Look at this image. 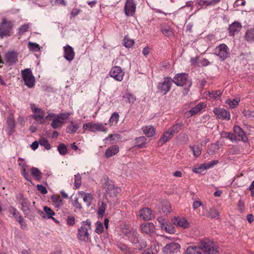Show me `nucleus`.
<instances>
[{"mask_svg": "<svg viewBox=\"0 0 254 254\" xmlns=\"http://www.w3.org/2000/svg\"><path fill=\"white\" fill-rule=\"evenodd\" d=\"M134 43V40L128 38L127 36L125 37L123 45L127 48L131 47Z\"/></svg>", "mask_w": 254, "mask_h": 254, "instance_id": "c03bdc74", "label": "nucleus"}, {"mask_svg": "<svg viewBox=\"0 0 254 254\" xmlns=\"http://www.w3.org/2000/svg\"><path fill=\"white\" fill-rule=\"evenodd\" d=\"M226 134L227 136H226L228 138H229L231 141H237V138L235 133H233L231 132H226Z\"/></svg>", "mask_w": 254, "mask_h": 254, "instance_id": "69168bd1", "label": "nucleus"}, {"mask_svg": "<svg viewBox=\"0 0 254 254\" xmlns=\"http://www.w3.org/2000/svg\"><path fill=\"white\" fill-rule=\"evenodd\" d=\"M30 172L32 177L37 181H40L42 178V173L40 170L36 167H32L30 169Z\"/></svg>", "mask_w": 254, "mask_h": 254, "instance_id": "bb28decb", "label": "nucleus"}, {"mask_svg": "<svg viewBox=\"0 0 254 254\" xmlns=\"http://www.w3.org/2000/svg\"><path fill=\"white\" fill-rule=\"evenodd\" d=\"M246 40L250 42L254 41V28L248 30L245 36Z\"/></svg>", "mask_w": 254, "mask_h": 254, "instance_id": "4c0bfd02", "label": "nucleus"}, {"mask_svg": "<svg viewBox=\"0 0 254 254\" xmlns=\"http://www.w3.org/2000/svg\"><path fill=\"white\" fill-rule=\"evenodd\" d=\"M19 201L21 206V209L25 215V217H27L29 219H32L34 217V216L30 214V201L28 200L27 198L24 197L23 195H20Z\"/></svg>", "mask_w": 254, "mask_h": 254, "instance_id": "0eeeda50", "label": "nucleus"}, {"mask_svg": "<svg viewBox=\"0 0 254 254\" xmlns=\"http://www.w3.org/2000/svg\"><path fill=\"white\" fill-rule=\"evenodd\" d=\"M186 254H202L200 251L199 248L195 246H190L187 248Z\"/></svg>", "mask_w": 254, "mask_h": 254, "instance_id": "2f4dec72", "label": "nucleus"}, {"mask_svg": "<svg viewBox=\"0 0 254 254\" xmlns=\"http://www.w3.org/2000/svg\"><path fill=\"white\" fill-rule=\"evenodd\" d=\"M4 58L6 62L11 65L15 64L17 61V54L14 51L8 52Z\"/></svg>", "mask_w": 254, "mask_h": 254, "instance_id": "4be33fe9", "label": "nucleus"}, {"mask_svg": "<svg viewBox=\"0 0 254 254\" xmlns=\"http://www.w3.org/2000/svg\"><path fill=\"white\" fill-rule=\"evenodd\" d=\"M172 222L177 227H180L183 228H188L190 226V223L184 217H174L172 220Z\"/></svg>", "mask_w": 254, "mask_h": 254, "instance_id": "f3484780", "label": "nucleus"}, {"mask_svg": "<svg viewBox=\"0 0 254 254\" xmlns=\"http://www.w3.org/2000/svg\"><path fill=\"white\" fill-rule=\"evenodd\" d=\"M7 125L9 129V133L11 134L14 131L15 128V122L12 117H9L7 120Z\"/></svg>", "mask_w": 254, "mask_h": 254, "instance_id": "e433bc0d", "label": "nucleus"}, {"mask_svg": "<svg viewBox=\"0 0 254 254\" xmlns=\"http://www.w3.org/2000/svg\"><path fill=\"white\" fill-rule=\"evenodd\" d=\"M125 14L127 16H132L135 11L136 4L134 0H127L125 5Z\"/></svg>", "mask_w": 254, "mask_h": 254, "instance_id": "4468645a", "label": "nucleus"}, {"mask_svg": "<svg viewBox=\"0 0 254 254\" xmlns=\"http://www.w3.org/2000/svg\"><path fill=\"white\" fill-rule=\"evenodd\" d=\"M155 226L152 223L146 222L141 224L140 230L142 233L147 234H150L154 232Z\"/></svg>", "mask_w": 254, "mask_h": 254, "instance_id": "5701e85b", "label": "nucleus"}, {"mask_svg": "<svg viewBox=\"0 0 254 254\" xmlns=\"http://www.w3.org/2000/svg\"><path fill=\"white\" fill-rule=\"evenodd\" d=\"M197 3L201 6L212 5L211 1L207 0H196Z\"/></svg>", "mask_w": 254, "mask_h": 254, "instance_id": "bf43d9fd", "label": "nucleus"}, {"mask_svg": "<svg viewBox=\"0 0 254 254\" xmlns=\"http://www.w3.org/2000/svg\"><path fill=\"white\" fill-rule=\"evenodd\" d=\"M143 133L147 136H152L155 134V129L152 126H145L142 127Z\"/></svg>", "mask_w": 254, "mask_h": 254, "instance_id": "c85d7f7f", "label": "nucleus"}, {"mask_svg": "<svg viewBox=\"0 0 254 254\" xmlns=\"http://www.w3.org/2000/svg\"><path fill=\"white\" fill-rule=\"evenodd\" d=\"M161 206L162 212L164 214H167L171 212V207L170 203L168 201L166 200H163L161 202Z\"/></svg>", "mask_w": 254, "mask_h": 254, "instance_id": "c756f323", "label": "nucleus"}, {"mask_svg": "<svg viewBox=\"0 0 254 254\" xmlns=\"http://www.w3.org/2000/svg\"><path fill=\"white\" fill-rule=\"evenodd\" d=\"M119 115L117 112H114L111 116L109 122L111 126L116 124L119 120Z\"/></svg>", "mask_w": 254, "mask_h": 254, "instance_id": "37998d69", "label": "nucleus"}, {"mask_svg": "<svg viewBox=\"0 0 254 254\" xmlns=\"http://www.w3.org/2000/svg\"><path fill=\"white\" fill-rule=\"evenodd\" d=\"M109 74L115 80L121 81L123 79L124 72L120 66H115L111 68Z\"/></svg>", "mask_w": 254, "mask_h": 254, "instance_id": "ddd939ff", "label": "nucleus"}, {"mask_svg": "<svg viewBox=\"0 0 254 254\" xmlns=\"http://www.w3.org/2000/svg\"><path fill=\"white\" fill-rule=\"evenodd\" d=\"M218 161L217 160H213L207 163H204V166H205V169H208L212 167H213L215 165L218 163Z\"/></svg>", "mask_w": 254, "mask_h": 254, "instance_id": "680f3d73", "label": "nucleus"}, {"mask_svg": "<svg viewBox=\"0 0 254 254\" xmlns=\"http://www.w3.org/2000/svg\"><path fill=\"white\" fill-rule=\"evenodd\" d=\"M43 209L47 215L46 216L45 215L44 213L42 211H38L39 214L42 218H48V219H52L55 222L59 223V221L53 217V216L55 215V213L52 209L47 206H45L44 207Z\"/></svg>", "mask_w": 254, "mask_h": 254, "instance_id": "2eb2a0df", "label": "nucleus"}, {"mask_svg": "<svg viewBox=\"0 0 254 254\" xmlns=\"http://www.w3.org/2000/svg\"><path fill=\"white\" fill-rule=\"evenodd\" d=\"M205 169V166L204 164H201L198 167H195L192 168V171L196 173H201Z\"/></svg>", "mask_w": 254, "mask_h": 254, "instance_id": "4d7b16f0", "label": "nucleus"}, {"mask_svg": "<svg viewBox=\"0 0 254 254\" xmlns=\"http://www.w3.org/2000/svg\"><path fill=\"white\" fill-rule=\"evenodd\" d=\"M81 227L78 229L77 239L84 242H88L90 240V237L88 232V229H91V222L89 220L83 221L81 223Z\"/></svg>", "mask_w": 254, "mask_h": 254, "instance_id": "f257e3e1", "label": "nucleus"}, {"mask_svg": "<svg viewBox=\"0 0 254 254\" xmlns=\"http://www.w3.org/2000/svg\"><path fill=\"white\" fill-rule=\"evenodd\" d=\"M173 135L169 130L165 131L163 135L161 137L159 141L164 144L170 139Z\"/></svg>", "mask_w": 254, "mask_h": 254, "instance_id": "473e14b6", "label": "nucleus"}, {"mask_svg": "<svg viewBox=\"0 0 254 254\" xmlns=\"http://www.w3.org/2000/svg\"><path fill=\"white\" fill-rule=\"evenodd\" d=\"M104 181L103 186L106 190L107 193L112 197L116 196L119 193L120 189L118 187H115L113 182L109 180L108 177H104Z\"/></svg>", "mask_w": 254, "mask_h": 254, "instance_id": "20e7f679", "label": "nucleus"}, {"mask_svg": "<svg viewBox=\"0 0 254 254\" xmlns=\"http://www.w3.org/2000/svg\"><path fill=\"white\" fill-rule=\"evenodd\" d=\"M217 149H218V148L216 147V144H213L208 147V152L209 154L212 155L215 153Z\"/></svg>", "mask_w": 254, "mask_h": 254, "instance_id": "0e129e2a", "label": "nucleus"}, {"mask_svg": "<svg viewBox=\"0 0 254 254\" xmlns=\"http://www.w3.org/2000/svg\"><path fill=\"white\" fill-rule=\"evenodd\" d=\"M126 235L127 237L128 240L133 244L136 246V249L141 250L146 247V243L143 242L142 244H139V234L136 230L132 229L128 231H126L125 232Z\"/></svg>", "mask_w": 254, "mask_h": 254, "instance_id": "7ed1b4c3", "label": "nucleus"}, {"mask_svg": "<svg viewBox=\"0 0 254 254\" xmlns=\"http://www.w3.org/2000/svg\"><path fill=\"white\" fill-rule=\"evenodd\" d=\"M158 250L155 245L151 246L149 249L145 251L143 254H157Z\"/></svg>", "mask_w": 254, "mask_h": 254, "instance_id": "8fccbe9b", "label": "nucleus"}, {"mask_svg": "<svg viewBox=\"0 0 254 254\" xmlns=\"http://www.w3.org/2000/svg\"><path fill=\"white\" fill-rule=\"evenodd\" d=\"M146 138L145 136H140L135 139L136 146L138 148H145L146 144Z\"/></svg>", "mask_w": 254, "mask_h": 254, "instance_id": "cd10ccee", "label": "nucleus"}, {"mask_svg": "<svg viewBox=\"0 0 254 254\" xmlns=\"http://www.w3.org/2000/svg\"><path fill=\"white\" fill-rule=\"evenodd\" d=\"M213 53L218 56L221 61H224L229 54V49L226 44H221L214 49Z\"/></svg>", "mask_w": 254, "mask_h": 254, "instance_id": "1a4fd4ad", "label": "nucleus"}, {"mask_svg": "<svg viewBox=\"0 0 254 254\" xmlns=\"http://www.w3.org/2000/svg\"><path fill=\"white\" fill-rule=\"evenodd\" d=\"M13 26V24L11 21H8L6 18H3L0 24V39L9 36Z\"/></svg>", "mask_w": 254, "mask_h": 254, "instance_id": "39448f33", "label": "nucleus"}, {"mask_svg": "<svg viewBox=\"0 0 254 254\" xmlns=\"http://www.w3.org/2000/svg\"><path fill=\"white\" fill-rule=\"evenodd\" d=\"M181 248L178 243L172 242L167 244L163 249V254H174L177 253Z\"/></svg>", "mask_w": 254, "mask_h": 254, "instance_id": "f8f14e48", "label": "nucleus"}, {"mask_svg": "<svg viewBox=\"0 0 254 254\" xmlns=\"http://www.w3.org/2000/svg\"><path fill=\"white\" fill-rule=\"evenodd\" d=\"M244 116L247 119L254 118V112L245 110L243 112Z\"/></svg>", "mask_w": 254, "mask_h": 254, "instance_id": "13d9d810", "label": "nucleus"}, {"mask_svg": "<svg viewBox=\"0 0 254 254\" xmlns=\"http://www.w3.org/2000/svg\"><path fill=\"white\" fill-rule=\"evenodd\" d=\"M51 199L57 207H60L63 205V201L59 195H53L52 196Z\"/></svg>", "mask_w": 254, "mask_h": 254, "instance_id": "c9c22d12", "label": "nucleus"}, {"mask_svg": "<svg viewBox=\"0 0 254 254\" xmlns=\"http://www.w3.org/2000/svg\"><path fill=\"white\" fill-rule=\"evenodd\" d=\"M198 248H199V251L201 250L204 254H218L216 246L214 245L213 242L208 240L201 241L198 244Z\"/></svg>", "mask_w": 254, "mask_h": 254, "instance_id": "f03ea898", "label": "nucleus"}, {"mask_svg": "<svg viewBox=\"0 0 254 254\" xmlns=\"http://www.w3.org/2000/svg\"><path fill=\"white\" fill-rule=\"evenodd\" d=\"M39 143L46 150H50L51 148V145L49 143L48 140L45 137H41L39 139Z\"/></svg>", "mask_w": 254, "mask_h": 254, "instance_id": "a19ab883", "label": "nucleus"}, {"mask_svg": "<svg viewBox=\"0 0 254 254\" xmlns=\"http://www.w3.org/2000/svg\"><path fill=\"white\" fill-rule=\"evenodd\" d=\"M219 213L215 208H210L206 214V216L212 219H218Z\"/></svg>", "mask_w": 254, "mask_h": 254, "instance_id": "72a5a7b5", "label": "nucleus"}, {"mask_svg": "<svg viewBox=\"0 0 254 254\" xmlns=\"http://www.w3.org/2000/svg\"><path fill=\"white\" fill-rule=\"evenodd\" d=\"M83 129H88L90 131L95 132L96 131H103L106 132L107 129V128L101 123H88L83 125Z\"/></svg>", "mask_w": 254, "mask_h": 254, "instance_id": "9b49d317", "label": "nucleus"}, {"mask_svg": "<svg viewBox=\"0 0 254 254\" xmlns=\"http://www.w3.org/2000/svg\"><path fill=\"white\" fill-rule=\"evenodd\" d=\"M28 48L30 51L32 52H38L40 50V47L39 44L31 42H28Z\"/></svg>", "mask_w": 254, "mask_h": 254, "instance_id": "79ce46f5", "label": "nucleus"}, {"mask_svg": "<svg viewBox=\"0 0 254 254\" xmlns=\"http://www.w3.org/2000/svg\"><path fill=\"white\" fill-rule=\"evenodd\" d=\"M103 228L102 223L98 221L96 223V229L95 232L98 234H101L103 231Z\"/></svg>", "mask_w": 254, "mask_h": 254, "instance_id": "864d4df0", "label": "nucleus"}, {"mask_svg": "<svg viewBox=\"0 0 254 254\" xmlns=\"http://www.w3.org/2000/svg\"><path fill=\"white\" fill-rule=\"evenodd\" d=\"M172 83L173 80L171 77H165L158 83L157 89L160 93L165 95L170 90Z\"/></svg>", "mask_w": 254, "mask_h": 254, "instance_id": "423d86ee", "label": "nucleus"}, {"mask_svg": "<svg viewBox=\"0 0 254 254\" xmlns=\"http://www.w3.org/2000/svg\"><path fill=\"white\" fill-rule=\"evenodd\" d=\"M190 148L192 151L193 154L194 156L198 157L200 155L201 149L198 146H190Z\"/></svg>", "mask_w": 254, "mask_h": 254, "instance_id": "de8ad7c7", "label": "nucleus"}, {"mask_svg": "<svg viewBox=\"0 0 254 254\" xmlns=\"http://www.w3.org/2000/svg\"><path fill=\"white\" fill-rule=\"evenodd\" d=\"M183 125V123H176L169 128L168 130L174 135V134L178 133L181 130Z\"/></svg>", "mask_w": 254, "mask_h": 254, "instance_id": "7c9ffc66", "label": "nucleus"}, {"mask_svg": "<svg viewBox=\"0 0 254 254\" xmlns=\"http://www.w3.org/2000/svg\"><path fill=\"white\" fill-rule=\"evenodd\" d=\"M64 58L69 62H71L74 58L75 53L73 49L69 45H67L64 47Z\"/></svg>", "mask_w": 254, "mask_h": 254, "instance_id": "6ab92c4d", "label": "nucleus"}, {"mask_svg": "<svg viewBox=\"0 0 254 254\" xmlns=\"http://www.w3.org/2000/svg\"><path fill=\"white\" fill-rule=\"evenodd\" d=\"M123 98L125 100L126 102H127L130 104H133L136 100L135 97L130 94V93H126L123 96Z\"/></svg>", "mask_w": 254, "mask_h": 254, "instance_id": "58836bf2", "label": "nucleus"}, {"mask_svg": "<svg viewBox=\"0 0 254 254\" xmlns=\"http://www.w3.org/2000/svg\"><path fill=\"white\" fill-rule=\"evenodd\" d=\"M157 221L160 225L161 229H164V227L167 224L165 222V220L162 217H159L157 218Z\"/></svg>", "mask_w": 254, "mask_h": 254, "instance_id": "338daca9", "label": "nucleus"}, {"mask_svg": "<svg viewBox=\"0 0 254 254\" xmlns=\"http://www.w3.org/2000/svg\"><path fill=\"white\" fill-rule=\"evenodd\" d=\"M139 216L144 220H149L154 217L151 210L147 207L141 209L139 212Z\"/></svg>", "mask_w": 254, "mask_h": 254, "instance_id": "aec40b11", "label": "nucleus"}, {"mask_svg": "<svg viewBox=\"0 0 254 254\" xmlns=\"http://www.w3.org/2000/svg\"><path fill=\"white\" fill-rule=\"evenodd\" d=\"M79 127L77 124L73 125L71 124L67 127L66 131L69 133H73L77 131Z\"/></svg>", "mask_w": 254, "mask_h": 254, "instance_id": "ea45409f", "label": "nucleus"}, {"mask_svg": "<svg viewBox=\"0 0 254 254\" xmlns=\"http://www.w3.org/2000/svg\"><path fill=\"white\" fill-rule=\"evenodd\" d=\"M119 151V147L117 145H113L108 147L105 151V155L109 158L116 154Z\"/></svg>", "mask_w": 254, "mask_h": 254, "instance_id": "393cba45", "label": "nucleus"}, {"mask_svg": "<svg viewBox=\"0 0 254 254\" xmlns=\"http://www.w3.org/2000/svg\"><path fill=\"white\" fill-rule=\"evenodd\" d=\"M213 113L219 119L229 120L230 119V114L229 112L224 108H215L213 110Z\"/></svg>", "mask_w": 254, "mask_h": 254, "instance_id": "dca6fc26", "label": "nucleus"}, {"mask_svg": "<svg viewBox=\"0 0 254 254\" xmlns=\"http://www.w3.org/2000/svg\"><path fill=\"white\" fill-rule=\"evenodd\" d=\"M169 234H174L175 232V227L170 223H167L164 227V229Z\"/></svg>", "mask_w": 254, "mask_h": 254, "instance_id": "603ef678", "label": "nucleus"}, {"mask_svg": "<svg viewBox=\"0 0 254 254\" xmlns=\"http://www.w3.org/2000/svg\"><path fill=\"white\" fill-rule=\"evenodd\" d=\"M221 94L222 92L220 90L212 91L211 92H209V97L214 99L218 97H220Z\"/></svg>", "mask_w": 254, "mask_h": 254, "instance_id": "6e6d98bb", "label": "nucleus"}, {"mask_svg": "<svg viewBox=\"0 0 254 254\" xmlns=\"http://www.w3.org/2000/svg\"><path fill=\"white\" fill-rule=\"evenodd\" d=\"M240 100L233 99L231 100L230 99L227 100L226 103L229 106V107L231 109L235 108L238 104Z\"/></svg>", "mask_w": 254, "mask_h": 254, "instance_id": "09e8293b", "label": "nucleus"}, {"mask_svg": "<svg viewBox=\"0 0 254 254\" xmlns=\"http://www.w3.org/2000/svg\"><path fill=\"white\" fill-rule=\"evenodd\" d=\"M206 105L204 103H199L196 106L192 108L189 111L191 116L194 115L199 113L201 110L205 108Z\"/></svg>", "mask_w": 254, "mask_h": 254, "instance_id": "a878e982", "label": "nucleus"}, {"mask_svg": "<svg viewBox=\"0 0 254 254\" xmlns=\"http://www.w3.org/2000/svg\"><path fill=\"white\" fill-rule=\"evenodd\" d=\"M242 25L240 22H234L229 25V32L230 36H234L237 34L242 29Z\"/></svg>", "mask_w": 254, "mask_h": 254, "instance_id": "412c9836", "label": "nucleus"}, {"mask_svg": "<svg viewBox=\"0 0 254 254\" xmlns=\"http://www.w3.org/2000/svg\"><path fill=\"white\" fill-rule=\"evenodd\" d=\"M83 199L84 202L86 203L88 206H89L91 204L93 196L90 193H86L84 194Z\"/></svg>", "mask_w": 254, "mask_h": 254, "instance_id": "a18cd8bd", "label": "nucleus"}, {"mask_svg": "<svg viewBox=\"0 0 254 254\" xmlns=\"http://www.w3.org/2000/svg\"><path fill=\"white\" fill-rule=\"evenodd\" d=\"M172 80L173 83H174L178 86H182L184 85L190 86L191 84L190 81L189 79L188 75L184 73L176 74Z\"/></svg>", "mask_w": 254, "mask_h": 254, "instance_id": "9d476101", "label": "nucleus"}, {"mask_svg": "<svg viewBox=\"0 0 254 254\" xmlns=\"http://www.w3.org/2000/svg\"><path fill=\"white\" fill-rule=\"evenodd\" d=\"M37 188L43 194H46L48 192L46 188L42 185H37Z\"/></svg>", "mask_w": 254, "mask_h": 254, "instance_id": "e2e57ef3", "label": "nucleus"}, {"mask_svg": "<svg viewBox=\"0 0 254 254\" xmlns=\"http://www.w3.org/2000/svg\"><path fill=\"white\" fill-rule=\"evenodd\" d=\"M58 150L62 155H65L67 153V148L65 144L61 143L58 147Z\"/></svg>", "mask_w": 254, "mask_h": 254, "instance_id": "49530a36", "label": "nucleus"}, {"mask_svg": "<svg viewBox=\"0 0 254 254\" xmlns=\"http://www.w3.org/2000/svg\"><path fill=\"white\" fill-rule=\"evenodd\" d=\"M81 184V177L80 175L78 173L74 175V185L76 189L79 188Z\"/></svg>", "mask_w": 254, "mask_h": 254, "instance_id": "3c124183", "label": "nucleus"}, {"mask_svg": "<svg viewBox=\"0 0 254 254\" xmlns=\"http://www.w3.org/2000/svg\"><path fill=\"white\" fill-rule=\"evenodd\" d=\"M44 115V111L40 108H35L33 115H32V118L37 121L38 124H43L44 123L43 121Z\"/></svg>", "mask_w": 254, "mask_h": 254, "instance_id": "a211bd4d", "label": "nucleus"}, {"mask_svg": "<svg viewBox=\"0 0 254 254\" xmlns=\"http://www.w3.org/2000/svg\"><path fill=\"white\" fill-rule=\"evenodd\" d=\"M161 31L164 35L168 37L171 36L173 33L171 28L166 24L161 25Z\"/></svg>", "mask_w": 254, "mask_h": 254, "instance_id": "f704fd0d", "label": "nucleus"}, {"mask_svg": "<svg viewBox=\"0 0 254 254\" xmlns=\"http://www.w3.org/2000/svg\"><path fill=\"white\" fill-rule=\"evenodd\" d=\"M119 248L123 252L126 253V254H130V250L127 248V247L124 245L121 244L119 246Z\"/></svg>", "mask_w": 254, "mask_h": 254, "instance_id": "052dcab7", "label": "nucleus"}, {"mask_svg": "<svg viewBox=\"0 0 254 254\" xmlns=\"http://www.w3.org/2000/svg\"><path fill=\"white\" fill-rule=\"evenodd\" d=\"M22 175L24 177V178L28 182H31V179L29 175L26 171V169H23L22 170Z\"/></svg>", "mask_w": 254, "mask_h": 254, "instance_id": "774afa93", "label": "nucleus"}, {"mask_svg": "<svg viewBox=\"0 0 254 254\" xmlns=\"http://www.w3.org/2000/svg\"><path fill=\"white\" fill-rule=\"evenodd\" d=\"M233 131L236 135L240 137L242 140L246 142L248 141V137L242 128L239 126L235 125L233 127Z\"/></svg>", "mask_w": 254, "mask_h": 254, "instance_id": "b1692460", "label": "nucleus"}, {"mask_svg": "<svg viewBox=\"0 0 254 254\" xmlns=\"http://www.w3.org/2000/svg\"><path fill=\"white\" fill-rule=\"evenodd\" d=\"M22 78L24 84L28 88H32L35 86V79L33 75L31 70L30 68H26L21 71Z\"/></svg>", "mask_w": 254, "mask_h": 254, "instance_id": "6e6552de", "label": "nucleus"}, {"mask_svg": "<svg viewBox=\"0 0 254 254\" xmlns=\"http://www.w3.org/2000/svg\"><path fill=\"white\" fill-rule=\"evenodd\" d=\"M12 214L17 222H20L21 221L22 217L19 212L15 208H13L12 209Z\"/></svg>", "mask_w": 254, "mask_h": 254, "instance_id": "5fc2aeb1", "label": "nucleus"}]
</instances>
